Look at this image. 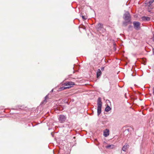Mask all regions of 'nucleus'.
<instances>
[{
  "mask_svg": "<svg viewBox=\"0 0 154 154\" xmlns=\"http://www.w3.org/2000/svg\"><path fill=\"white\" fill-rule=\"evenodd\" d=\"M124 19L125 22L123 23V25L124 26H126L128 23H129L131 20V15L128 12H127L124 14Z\"/></svg>",
  "mask_w": 154,
  "mask_h": 154,
  "instance_id": "obj_1",
  "label": "nucleus"
},
{
  "mask_svg": "<svg viewBox=\"0 0 154 154\" xmlns=\"http://www.w3.org/2000/svg\"><path fill=\"white\" fill-rule=\"evenodd\" d=\"M102 106V102L101 98L99 97L97 101V114L99 115L101 112V109Z\"/></svg>",
  "mask_w": 154,
  "mask_h": 154,
  "instance_id": "obj_2",
  "label": "nucleus"
},
{
  "mask_svg": "<svg viewBox=\"0 0 154 154\" xmlns=\"http://www.w3.org/2000/svg\"><path fill=\"white\" fill-rule=\"evenodd\" d=\"M97 28L98 30L100 31L102 30V32H103L105 31V29L103 27V25L101 23H98L97 26Z\"/></svg>",
  "mask_w": 154,
  "mask_h": 154,
  "instance_id": "obj_3",
  "label": "nucleus"
},
{
  "mask_svg": "<svg viewBox=\"0 0 154 154\" xmlns=\"http://www.w3.org/2000/svg\"><path fill=\"white\" fill-rule=\"evenodd\" d=\"M133 25L134 28L136 30H139L140 28V23L139 22H133Z\"/></svg>",
  "mask_w": 154,
  "mask_h": 154,
  "instance_id": "obj_4",
  "label": "nucleus"
},
{
  "mask_svg": "<svg viewBox=\"0 0 154 154\" xmlns=\"http://www.w3.org/2000/svg\"><path fill=\"white\" fill-rule=\"evenodd\" d=\"M66 119V117L63 115H60L59 116V122L61 123H63L65 122Z\"/></svg>",
  "mask_w": 154,
  "mask_h": 154,
  "instance_id": "obj_5",
  "label": "nucleus"
},
{
  "mask_svg": "<svg viewBox=\"0 0 154 154\" xmlns=\"http://www.w3.org/2000/svg\"><path fill=\"white\" fill-rule=\"evenodd\" d=\"M74 82H72L71 81L67 82H66L64 83L63 85L66 86H69L72 87V86L75 85Z\"/></svg>",
  "mask_w": 154,
  "mask_h": 154,
  "instance_id": "obj_6",
  "label": "nucleus"
},
{
  "mask_svg": "<svg viewBox=\"0 0 154 154\" xmlns=\"http://www.w3.org/2000/svg\"><path fill=\"white\" fill-rule=\"evenodd\" d=\"M109 134V131L108 129H106L104 131L103 135L105 137H106Z\"/></svg>",
  "mask_w": 154,
  "mask_h": 154,
  "instance_id": "obj_7",
  "label": "nucleus"
},
{
  "mask_svg": "<svg viewBox=\"0 0 154 154\" xmlns=\"http://www.w3.org/2000/svg\"><path fill=\"white\" fill-rule=\"evenodd\" d=\"M154 2V0H146V4L148 6H150Z\"/></svg>",
  "mask_w": 154,
  "mask_h": 154,
  "instance_id": "obj_8",
  "label": "nucleus"
},
{
  "mask_svg": "<svg viewBox=\"0 0 154 154\" xmlns=\"http://www.w3.org/2000/svg\"><path fill=\"white\" fill-rule=\"evenodd\" d=\"M141 18L143 21H149L150 20V18L149 17L145 16L142 17Z\"/></svg>",
  "mask_w": 154,
  "mask_h": 154,
  "instance_id": "obj_9",
  "label": "nucleus"
},
{
  "mask_svg": "<svg viewBox=\"0 0 154 154\" xmlns=\"http://www.w3.org/2000/svg\"><path fill=\"white\" fill-rule=\"evenodd\" d=\"M129 147V145L128 144H125L123 146L122 148V150L124 151H126L127 148Z\"/></svg>",
  "mask_w": 154,
  "mask_h": 154,
  "instance_id": "obj_10",
  "label": "nucleus"
},
{
  "mask_svg": "<svg viewBox=\"0 0 154 154\" xmlns=\"http://www.w3.org/2000/svg\"><path fill=\"white\" fill-rule=\"evenodd\" d=\"M115 147V146L113 144H111L106 146L107 149H113Z\"/></svg>",
  "mask_w": 154,
  "mask_h": 154,
  "instance_id": "obj_11",
  "label": "nucleus"
},
{
  "mask_svg": "<svg viewBox=\"0 0 154 154\" xmlns=\"http://www.w3.org/2000/svg\"><path fill=\"white\" fill-rule=\"evenodd\" d=\"M101 72L100 69H98L97 72V77L98 78L100 76L101 74Z\"/></svg>",
  "mask_w": 154,
  "mask_h": 154,
  "instance_id": "obj_12",
  "label": "nucleus"
},
{
  "mask_svg": "<svg viewBox=\"0 0 154 154\" xmlns=\"http://www.w3.org/2000/svg\"><path fill=\"white\" fill-rule=\"evenodd\" d=\"M70 88H71V86H68V87H61L60 88V91H62V90H64L66 89H69Z\"/></svg>",
  "mask_w": 154,
  "mask_h": 154,
  "instance_id": "obj_13",
  "label": "nucleus"
},
{
  "mask_svg": "<svg viewBox=\"0 0 154 154\" xmlns=\"http://www.w3.org/2000/svg\"><path fill=\"white\" fill-rule=\"evenodd\" d=\"M111 109V108L110 107L107 105V106L105 110L106 112H108Z\"/></svg>",
  "mask_w": 154,
  "mask_h": 154,
  "instance_id": "obj_14",
  "label": "nucleus"
},
{
  "mask_svg": "<svg viewBox=\"0 0 154 154\" xmlns=\"http://www.w3.org/2000/svg\"><path fill=\"white\" fill-rule=\"evenodd\" d=\"M82 19H84V20H86L87 18V17H86V16H82Z\"/></svg>",
  "mask_w": 154,
  "mask_h": 154,
  "instance_id": "obj_15",
  "label": "nucleus"
},
{
  "mask_svg": "<svg viewBox=\"0 0 154 154\" xmlns=\"http://www.w3.org/2000/svg\"><path fill=\"white\" fill-rule=\"evenodd\" d=\"M152 93L154 95V87H153L152 88Z\"/></svg>",
  "mask_w": 154,
  "mask_h": 154,
  "instance_id": "obj_16",
  "label": "nucleus"
},
{
  "mask_svg": "<svg viewBox=\"0 0 154 154\" xmlns=\"http://www.w3.org/2000/svg\"><path fill=\"white\" fill-rule=\"evenodd\" d=\"M153 41L154 42V34L153 35V37H152Z\"/></svg>",
  "mask_w": 154,
  "mask_h": 154,
  "instance_id": "obj_17",
  "label": "nucleus"
},
{
  "mask_svg": "<svg viewBox=\"0 0 154 154\" xmlns=\"http://www.w3.org/2000/svg\"><path fill=\"white\" fill-rule=\"evenodd\" d=\"M152 51H153V54H154V48L153 49Z\"/></svg>",
  "mask_w": 154,
  "mask_h": 154,
  "instance_id": "obj_18",
  "label": "nucleus"
},
{
  "mask_svg": "<svg viewBox=\"0 0 154 154\" xmlns=\"http://www.w3.org/2000/svg\"><path fill=\"white\" fill-rule=\"evenodd\" d=\"M103 69H104V67H102L101 68V70H102V69H103Z\"/></svg>",
  "mask_w": 154,
  "mask_h": 154,
  "instance_id": "obj_19",
  "label": "nucleus"
}]
</instances>
